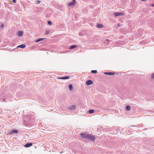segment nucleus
I'll use <instances>...</instances> for the list:
<instances>
[{
	"instance_id": "f257e3e1",
	"label": "nucleus",
	"mask_w": 154,
	"mask_h": 154,
	"mask_svg": "<svg viewBox=\"0 0 154 154\" xmlns=\"http://www.w3.org/2000/svg\"><path fill=\"white\" fill-rule=\"evenodd\" d=\"M8 132L9 134H12L14 133H18V131L16 130H11V131L9 130Z\"/></svg>"
},
{
	"instance_id": "f03ea898",
	"label": "nucleus",
	"mask_w": 154,
	"mask_h": 154,
	"mask_svg": "<svg viewBox=\"0 0 154 154\" xmlns=\"http://www.w3.org/2000/svg\"><path fill=\"white\" fill-rule=\"evenodd\" d=\"M88 134L82 133L80 134V136L82 138H87Z\"/></svg>"
},
{
	"instance_id": "7ed1b4c3",
	"label": "nucleus",
	"mask_w": 154,
	"mask_h": 154,
	"mask_svg": "<svg viewBox=\"0 0 154 154\" xmlns=\"http://www.w3.org/2000/svg\"><path fill=\"white\" fill-rule=\"evenodd\" d=\"M87 138H88L89 139H91L92 140H94V136H92L90 134H88L87 137Z\"/></svg>"
},
{
	"instance_id": "20e7f679",
	"label": "nucleus",
	"mask_w": 154,
	"mask_h": 154,
	"mask_svg": "<svg viewBox=\"0 0 154 154\" xmlns=\"http://www.w3.org/2000/svg\"><path fill=\"white\" fill-rule=\"evenodd\" d=\"M75 4V0H73L72 2H70L68 3V6H70L74 5Z\"/></svg>"
},
{
	"instance_id": "39448f33",
	"label": "nucleus",
	"mask_w": 154,
	"mask_h": 154,
	"mask_svg": "<svg viewBox=\"0 0 154 154\" xmlns=\"http://www.w3.org/2000/svg\"><path fill=\"white\" fill-rule=\"evenodd\" d=\"M93 82L92 80H89L86 81V84L87 85H91L93 84Z\"/></svg>"
},
{
	"instance_id": "423d86ee",
	"label": "nucleus",
	"mask_w": 154,
	"mask_h": 154,
	"mask_svg": "<svg viewBox=\"0 0 154 154\" xmlns=\"http://www.w3.org/2000/svg\"><path fill=\"white\" fill-rule=\"evenodd\" d=\"M123 15L124 14L123 13H115L114 14V15L115 16Z\"/></svg>"
},
{
	"instance_id": "0eeeda50",
	"label": "nucleus",
	"mask_w": 154,
	"mask_h": 154,
	"mask_svg": "<svg viewBox=\"0 0 154 154\" xmlns=\"http://www.w3.org/2000/svg\"><path fill=\"white\" fill-rule=\"evenodd\" d=\"M23 34V32L22 31H19L17 33V35L19 36H22Z\"/></svg>"
},
{
	"instance_id": "6e6552de",
	"label": "nucleus",
	"mask_w": 154,
	"mask_h": 154,
	"mask_svg": "<svg viewBox=\"0 0 154 154\" xmlns=\"http://www.w3.org/2000/svg\"><path fill=\"white\" fill-rule=\"evenodd\" d=\"M32 145V143H27L25 146V147H28L31 146Z\"/></svg>"
},
{
	"instance_id": "1a4fd4ad",
	"label": "nucleus",
	"mask_w": 154,
	"mask_h": 154,
	"mask_svg": "<svg viewBox=\"0 0 154 154\" xmlns=\"http://www.w3.org/2000/svg\"><path fill=\"white\" fill-rule=\"evenodd\" d=\"M26 47V45L24 44H22L18 46L17 47L20 48H24Z\"/></svg>"
},
{
	"instance_id": "9d476101",
	"label": "nucleus",
	"mask_w": 154,
	"mask_h": 154,
	"mask_svg": "<svg viewBox=\"0 0 154 154\" xmlns=\"http://www.w3.org/2000/svg\"><path fill=\"white\" fill-rule=\"evenodd\" d=\"M69 76H66V77H63L61 78H58L59 79H69Z\"/></svg>"
},
{
	"instance_id": "9b49d317",
	"label": "nucleus",
	"mask_w": 154,
	"mask_h": 154,
	"mask_svg": "<svg viewBox=\"0 0 154 154\" xmlns=\"http://www.w3.org/2000/svg\"><path fill=\"white\" fill-rule=\"evenodd\" d=\"M97 27L98 28H102L103 27V26L101 24H98L97 25Z\"/></svg>"
},
{
	"instance_id": "f8f14e48",
	"label": "nucleus",
	"mask_w": 154,
	"mask_h": 154,
	"mask_svg": "<svg viewBox=\"0 0 154 154\" xmlns=\"http://www.w3.org/2000/svg\"><path fill=\"white\" fill-rule=\"evenodd\" d=\"M77 46L75 45H72L70 47L69 49H72L74 48H75Z\"/></svg>"
},
{
	"instance_id": "ddd939ff",
	"label": "nucleus",
	"mask_w": 154,
	"mask_h": 154,
	"mask_svg": "<svg viewBox=\"0 0 154 154\" xmlns=\"http://www.w3.org/2000/svg\"><path fill=\"white\" fill-rule=\"evenodd\" d=\"M45 38H39L38 39H37L36 41H35V42H40L43 40H44V39H45Z\"/></svg>"
},
{
	"instance_id": "4468645a",
	"label": "nucleus",
	"mask_w": 154,
	"mask_h": 154,
	"mask_svg": "<svg viewBox=\"0 0 154 154\" xmlns=\"http://www.w3.org/2000/svg\"><path fill=\"white\" fill-rule=\"evenodd\" d=\"M72 88V86L71 84H69V88L70 91H71Z\"/></svg>"
},
{
	"instance_id": "2eb2a0df",
	"label": "nucleus",
	"mask_w": 154,
	"mask_h": 154,
	"mask_svg": "<svg viewBox=\"0 0 154 154\" xmlns=\"http://www.w3.org/2000/svg\"><path fill=\"white\" fill-rule=\"evenodd\" d=\"M91 72L93 74L96 73L97 72V71L96 70H92Z\"/></svg>"
},
{
	"instance_id": "dca6fc26",
	"label": "nucleus",
	"mask_w": 154,
	"mask_h": 154,
	"mask_svg": "<svg viewBox=\"0 0 154 154\" xmlns=\"http://www.w3.org/2000/svg\"><path fill=\"white\" fill-rule=\"evenodd\" d=\"M94 110L93 109H91L89 110L88 112L89 113H93L94 112Z\"/></svg>"
},
{
	"instance_id": "f3484780",
	"label": "nucleus",
	"mask_w": 154,
	"mask_h": 154,
	"mask_svg": "<svg viewBox=\"0 0 154 154\" xmlns=\"http://www.w3.org/2000/svg\"><path fill=\"white\" fill-rule=\"evenodd\" d=\"M126 109H127V110L128 111H129L131 109V107H130L129 106H126Z\"/></svg>"
},
{
	"instance_id": "a211bd4d",
	"label": "nucleus",
	"mask_w": 154,
	"mask_h": 154,
	"mask_svg": "<svg viewBox=\"0 0 154 154\" xmlns=\"http://www.w3.org/2000/svg\"><path fill=\"white\" fill-rule=\"evenodd\" d=\"M114 74L115 73L114 72H108L107 73V75H114Z\"/></svg>"
},
{
	"instance_id": "6ab92c4d",
	"label": "nucleus",
	"mask_w": 154,
	"mask_h": 154,
	"mask_svg": "<svg viewBox=\"0 0 154 154\" xmlns=\"http://www.w3.org/2000/svg\"><path fill=\"white\" fill-rule=\"evenodd\" d=\"M75 108V106H72L70 107V109H74Z\"/></svg>"
},
{
	"instance_id": "aec40b11",
	"label": "nucleus",
	"mask_w": 154,
	"mask_h": 154,
	"mask_svg": "<svg viewBox=\"0 0 154 154\" xmlns=\"http://www.w3.org/2000/svg\"><path fill=\"white\" fill-rule=\"evenodd\" d=\"M50 33V32L49 31H46L45 32V34L46 35H48Z\"/></svg>"
},
{
	"instance_id": "412c9836",
	"label": "nucleus",
	"mask_w": 154,
	"mask_h": 154,
	"mask_svg": "<svg viewBox=\"0 0 154 154\" xmlns=\"http://www.w3.org/2000/svg\"><path fill=\"white\" fill-rule=\"evenodd\" d=\"M48 23L49 25H51V24H52V23H51V22L50 21H48Z\"/></svg>"
},
{
	"instance_id": "4be33fe9",
	"label": "nucleus",
	"mask_w": 154,
	"mask_h": 154,
	"mask_svg": "<svg viewBox=\"0 0 154 154\" xmlns=\"http://www.w3.org/2000/svg\"><path fill=\"white\" fill-rule=\"evenodd\" d=\"M151 78L152 79H154V73L152 75Z\"/></svg>"
},
{
	"instance_id": "5701e85b",
	"label": "nucleus",
	"mask_w": 154,
	"mask_h": 154,
	"mask_svg": "<svg viewBox=\"0 0 154 154\" xmlns=\"http://www.w3.org/2000/svg\"><path fill=\"white\" fill-rule=\"evenodd\" d=\"M36 2L37 4H39L40 3V1L38 0L36 1Z\"/></svg>"
},
{
	"instance_id": "b1692460",
	"label": "nucleus",
	"mask_w": 154,
	"mask_h": 154,
	"mask_svg": "<svg viewBox=\"0 0 154 154\" xmlns=\"http://www.w3.org/2000/svg\"><path fill=\"white\" fill-rule=\"evenodd\" d=\"M4 25L3 24H2V25H1V27L2 28H3L4 27Z\"/></svg>"
},
{
	"instance_id": "393cba45",
	"label": "nucleus",
	"mask_w": 154,
	"mask_h": 154,
	"mask_svg": "<svg viewBox=\"0 0 154 154\" xmlns=\"http://www.w3.org/2000/svg\"><path fill=\"white\" fill-rule=\"evenodd\" d=\"M13 2L14 3H16V0H13Z\"/></svg>"
},
{
	"instance_id": "a878e982",
	"label": "nucleus",
	"mask_w": 154,
	"mask_h": 154,
	"mask_svg": "<svg viewBox=\"0 0 154 154\" xmlns=\"http://www.w3.org/2000/svg\"><path fill=\"white\" fill-rule=\"evenodd\" d=\"M141 0L142 1L144 2V1H146L147 0Z\"/></svg>"
},
{
	"instance_id": "bb28decb",
	"label": "nucleus",
	"mask_w": 154,
	"mask_h": 154,
	"mask_svg": "<svg viewBox=\"0 0 154 154\" xmlns=\"http://www.w3.org/2000/svg\"><path fill=\"white\" fill-rule=\"evenodd\" d=\"M108 72H105L104 73V74H106V75H107V73H108Z\"/></svg>"
},
{
	"instance_id": "cd10ccee",
	"label": "nucleus",
	"mask_w": 154,
	"mask_h": 154,
	"mask_svg": "<svg viewBox=\"0 0 154 154\" xmlns=\"http://www.w3.org/2000/svg\"><path fill=\"white\" fill-rule=\"evenodd\" d=\"M151 5L152 6H154V5L153 4H152Z\"/></svg>"
},
{
	"instance_id": "c85d7f7f",
	"label": "nucleus",
	"mask_w": 154,
	"mask_h": 154,
	"mask_svg": "<svg viewBox=\"0 0 154 154\" xmlns=\"http://www.w3.org/2000/svg\"><path fill=\"white\" fill-rule=\"evenodd\" d=\"M106 41H108V39H106Z\"/></svg>"
},
{
	"instance_id": "c756f323",
	"label": "nucleus",
	"mask_w": 154,
	"mask_h": 154,
	"mask_svg": "<svg viewBox=\"0 0 154 154\" xmlns=\"http://www.w3.org/2000/svg\"><path fill=\"white\" fill-rule=\"evenodd\" d=\"M118 26H119V24H118Z\"/></svg>"
}]
</instances>
